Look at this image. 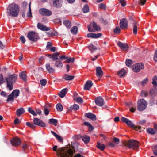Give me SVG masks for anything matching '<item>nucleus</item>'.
I'll return each instance as SVG.
<instances>
[{"instance_id":"1","label":"nucleus","mask_w":157,"mask_h":157,"mask_svg":"<svg viewBox=\"0 0 157 157\" xmlns=\"http://www.w3.org/2000/svg\"><path fill=\"white\" fill-rule=\"evenodd\" d=\"M19 9L18 5L14 4H10L7 9V14L10 16L17 17L19 14Z\"/></svg>"},{"instance_id":"2","label":"nucleus","mask_w":157,"mask_h":157,"mask_svg":"<svg viewBox=\"0 0 157 157\" xmlns=\"http://www.w3.org/2000/svg\"><path fill=\"white\" fill-rule=\"evenodd\" d=\"M17 78V75L13 74L5 78V80L7 83L6 87L9 90L13 89V84L15 83Z\"/></svg>"},{"instance_id":"3","label":"nucleus","mask_w":157,"mask_h":157,"mask_svg":"<svg viewBox=\"0 0 157 157\" xmlns=\"http://www.w3.org/2000/svg\"><path fill=\"white\" fill-rule=\"evenodd\" d=\"M123 144L125 146L127 147L129 149L132 148L135 150L139 148V142L133 140L125 141Z\"/></svg>"},{"instance_id":"4","label":"nucleus","mask_w":157,"mask_h":157,"mask_svg":"<svg viewBox=\"0 0 157 157\" xmlns=\"http://www.w3.org/2000/svg\"><path fill=\"white\" fill-rule=\"evenodd\" d=\"M121 120L122 122L125 123L128 125L136 130H140L141 128L140 126H135L131 121L124 117H122L121 119Z\"/></svg>"},{"instance_id":"5","label":"nucleus","mask_w":157,"mask_h":157,"mask_svg":"<svg viewBox=\"0 0 157 157\" xmlns=\"http://www.w3.org/2000/svg\"><path fill=\"white\" fill-rule=\"evenodd\" d=\"M147 105V103L144 99H140L138 101L137 109L139 111H143L146 109Z\"/></svg>"},{"instance_id":"6","label":"nucleus","mask_w":157,"mask_h":157,"mask_svg":"<svg viewBox=\"0 0 157 157\" xmlns=\"http://www.w3.org/2000/svg\"><path fill=\"white\" fill-rule=\"evenodd\" d=\"M88 31L90 32L98 31L100 30V27L94 22L88 26Z\"/></svg>"},{"instance_id":"7","label":"nucleus","mask_w":157,"mask_h":157,"mask_svg":"<svg viewBox=\"0 0 157 157\" xmlns=\"http://www.w3.org/2000/svg\"><path fill=\"white\" fill-rule=\"evenodd\" d=\"M57 146H55L53 148V150L54 151H56L57 152V155L58 156V157L60 156L61 157H62V151H66L65 152H66V154L67 156H68V151L71 149V148L69 149H67L65 148H59L58 149V150L57 151Z\"/></svg>"},{"instance_id":"8","label":"nucleus","mask_w":157,"mask_h":157,"mask_svg":"<svg viewBox=\"0 0 157 157\" xmlns=\"http://www.w3.org/2000/svg\"><path fill=\"white\" fill-rule=\"evenodd\" d=\"M27 37L30 40L35 41L37 39L38 35V33L35 32L30 31L28 33Z\"/></svg>"},{"instance_id":"9","label":"nucleus","mask_w":157,"mask_h":157,"mask_svg":"<svg viewBox=\"0 0 157 157\" xmlns=\"http://www.w3.org/2000/svg\"><path fill=\"white\" fill-rule=\"evenodd\" d=\"M144 64L142 63H137L133 66V70L134 72H138L140 71L141 69L144 68Z\"/></svg>"},{"instance_id":"10","label":"nucleus","mask_w":157,"mask_h":157,"mask_svg":"<svg viewBox=\"0 0 157 157\" xmlns=\"http://www.w3.org/2000/svg\"><path fill=\"white\" fill-rule=\"evenodd\" d=\"M33 122L35 124L44 127L46 126V124L41 120L36 118H35L33 120Z\"/></svg>"},{"instance_id":"11","label":"nucleus","mask_w":157,"mask_h":157,"mask_svg":"<svg viewBox=\"0 0 157 157\" xmlns=\"http://www.w3.org/2000/svg\"><path fill=\"white\" fill-rule=\"evenodd\" d=\"M39 11L40 14L44 16H49L52 13L51 11L45 8L40 9Z\"/></svg>"},{"instance_id":"12","label":"nucleus","mask_w":157,"mask_h":157,"mask_svg":"<svg viewBox=\"0 0 157 157\" xmlns=\"http://www.w3.org/2000/svg\"><path fill=\"white\" fill-rule=\"evenodd\" d=\"M117 45L121 49L124 51L128 50L129 46L127 43H123L120 41L117 43Z\"/></svg>"},{"instance_id":"13","label":"nucleus","mask_w":157,"mask_h":157,"mask_svg":"<svg viewBox=\"0 0 157 157\" xmlns=\"http://www.w3.org/2000/svg\"><path fill=\"white\" fill-rule=\"evenodd\" d=\"M95 102L96 105L98 106H102L104 105V100L100 97L96 98L95 99Z\"/></svg>"},{"instance_id":"14","label":"nucleus","mask_w":157,"mask_h":157,"mask_svg":"<svg viewBox=\"0 0 157 157\" xmlns=\"http://www.w3.org/2000/svg\"><path fill=\"white\" fill-rule=\"evenodd\" d=\"M120 25L121 28L124 29L128 26L127 20L125 18L122 19L120 21Z\"/></svg>"},{"instance_id":"15","label":"nucleus","mask_w":157,"mask_h":157,"mask_svg":"<svg viewBox=\"0 0 157 157\" xmlns=\"http://www.w3.org/2000/svg\"><path fill=\"white\" fill-rule=\"evenodd\" d=\"M21 141L20 140L17 138H13L11 140V143L12 145L14 146H17L20 145Z\"/></svg>"},{"instance_id":"16","label":"nucleus","mask_w":157,"mask_h":157,"mask_svg":"<svg viewBox=\"0 0 157 157\" xmlns=\"http://www.w3.org/2000/svg\"><path fill=\"white\" fill-rule=\"evenodd\" d=\"M96 71L97 77L98 78H101L103 74V72L101 67H97L96 68Z\"/></svg>"},{"instance_id":"17","label":"nucleus","mask_w":157,"mask_h":157,"mask_svg":"<svg viewBox=\"0 0 157 157\" xmlns=\"http://www.w3.org/2000/svg\"><path fill=\"white\" fill-rule=\"evenodd\" d=\"M102 35L101 33L95 34L94 33H89L87 35V36L89 38H96L100 37Z\"/></svg>"},{"instance_id":"18","label":"nucleus","mask_w":157,"mask_h":157,"mask_svg":"<svg viewBox=\"0 0 157 157\" xmlns=\"http://www.w3.org/2000/svg\"><path fill=\"white\" fill-rule=\"evenodd\" d=\"M38 28L43 31H47L50 30V28L46 27L40 23H38L37 25Z\"/></svg>"},{"instance_id":"19","label":"nucleus","mask_w":157,"mask_h":157,"mask_svg":"<svg viewBox=\"0 0 157 157\" xmlns=\"http://www.w3.org/2000/svg\"><path fill=\"white\" fill-rule=\"evenodd\" d=\"M85 116L88 118L90 119L93 121H95L96 119V115L90 113H85Z\"/></svg>"},{"instance_id":"20","label":"nucleus","mask_w":157,"mask_h":157,"mask_svg":"<svg viewBox=\"0 0 157 157\" xmlns=\"http://www.w3.org/2000/svg\"><path fill=\"white\" fill-rule=\"evenodd\" d=\"M61 0H55L53 2V5L56 8L61 7L62 6Z\"/></svg>"},{"instance_id":"21","label":"nucleus","mask_w":157,"mask_h":157,"mask_svg":"<svg viewBox=\"0 0 157 157\" xmlns=\"http://www.w3.org/2000/svg\"><path fill=\"white\" fill-rule=\"evenodd\" d=\"M93 85V83L91 81H88L86 83L84 89L85 90H89Z\"/></svg>"},{"instance_id":"22","label":"nucleus","mask_w":157,"mask_h":157,"mask_svg":"<svg viewBox=\"0 0 157 157\" xmlns=\"http://www.w3.org/2000/svg\"><path fill=\"white\" fill-rule=\"evenodd\" d=\"M130 110L132 112H134L136 110V105L135 103L130 102L128 104Z\"/></svg>"},{"instance_id":"23","label":"nucleus","mask_w":157,"mask_h":157,"mask_svg":"<svg viewBox=\"0 0 157 157\" xmlns=\"http://www.w3.org/2000/svg\"><path fill=\"white\" fill-rule=\"evenodd\" d=\"M67 91V88L63 89L59 93V95L62 98L64 97Z\"/></svg>"},{"instance_id":"24","label":"nucleus","mask_w":157,"mask_h":157,"mask_svg":"<svg viewBox=\"0 0 157 157\" xmlns=\"http://www.w3.org/2000/svg\"><path fill=\"white\" fill-rule=\"evenodd\" d=\"M20 78L24 81L27 80L26 74L25 72L22 71L19 74Z\"/></svg>"},{"instance_id":"25","label":"nucleus","mask_w":157,"mask_h":157,"mask_svg":"<svg viewBox=\"0 0 157 157\" xmlns=\"http://www.w3.org/2000/svg\"><path fill=\"white\" fill-rule=\"evenodd\" d=\"M82 140L85 144L87 143L90 141V137L86 135L82 136Z\"/></svg>"},{"instance_id":"26","label":"nucleus","mask_w":157,"mask_h":157,"mask_svg":"<svg viewBox=\"0 0 157 157\" xmlns=\"http://www.w3.org/2000/svg\"><path fill=\"white\" fill-rule=\"evenodd\" d=\"M126 71L124 69H122L118 72V75L121 78L124 77L126 74Z\"/></svg>"},{"instance_id":"27","label":"nucleus","mask_w":157,"mask_h":157,"mask_svg":"<svg viewBox=\"0 0 157 157\" xmlns=\"http://www.w3.org/2000/svg\"><path fill=\"white\" fill-rule=\"evenodd\" d=\"M25 112V110L23 108H21L17 109L16 114L17 115L19 116Z\"/></svg>"},{"instance_id":"28","label":"nucleus","mask_w":157,"mask_h":157,"mask_svg":"<svg viewBox=\"0 0 157 157\" xmlns=\"http://www.w3.org/2000/svg\"><path fill=\"white\" fill-rule=\"evenodd\" d=\"M11 94L14 96V98H16L19 95V90L17 89L14 90L12 92Z\"/></svg>"},{"instance_id":"29","label":"nucleus","mask_w":157,"mask_h":157,"mask_svg":"<svg viewBox=\"0 0 157 157\" xmlns=\"http://www.w3.org/2000/svg\"><path fill=\"white\" fill-rule=\"evenodd\" d=\"M133 33L134 34H136L137 33V25H139L138 24H137V22L135 21L133 23Z\"/></svg>"},{"instance_id":"30","label":"nucleus","mask_w":157,"mask_h":157,"mask_svg":"<svg viewBox=\"0 0 157 157\" xmlns=\"http://www.w3.org/2000/svg\"><path fill=\"white\" fill-rule=\"evenodd\" d=\"M14 97L13 95L11 93L8 95V98L6 100L7 102H13L14 101Z\"/></svg>"},{"instance_id":"31","label":"nucleus","mask_w":157,"mask_h":157,"mask_svg":"<svg viewBox=\"0 0 157 157\" xmlns=\"http://www.w3.org/2000/svg\"><path fill=\"white\" fill-rule=\"evenodd\" d=\"M63 24L67 28H70L71 26V21L68 20H66L63 21Z\"/></svg>"},{"instance_id":"32","label":"nucleus","mask_w":157,"mask_h":157,"mask_svg":"<svg viewBox=\"0 0 157 157\" xmlns=\"http://www.w3.org/2000/svg\"><path fill=\"white\" fill-rule=\"evenodd\" d=\"M49 123L51 124H52L55 126H56L57 124V120L56 119L53 118L50 119L49 120Z\"/></svg>"},{"instance_id":"33","label":"nucleus","mask_w":157,"mask_h":157,"mask_svg":"<svg viewBox=\"0 0 157 157\" xmlns=\"http://www.w3.org/2000/svg\"><path fill=\"white\" fill-rule=\"evenodd\" d=\"M46 67L47 70L49 73H52L54 72V69L53 68L51 67L49 64H46Z\"/></svg>"},{"instance_id":"34","label":"nucleus","mask_w":157,"mask_h":157,"mask_svg":"<svg viewBox=\"0 0 157 157\" xmlns=\"http://www.w3.org/2000/svg\"><path fill=\"white\" fill-rule=\"evenodd\" d=\"M51 133L60 142L63 141V139L60 136L56 134L54 131H51Z\"/></svg>"},{"instance_id":"35","label":"nucleus","mask_w":157,"mask_h":157,"mask_svg":"<svg viewBox=\"0 0 157 157\" xmlns=\"http://www.w3.org/2000/svg\"><path fill=\"white\" fill-rule=\"evenodd\" d=\"M97 147L100 149L101 151H103L105 148V146L102 144L100 143L99 142H97Z\"/></svg>"},{"instance_id":"36","label":"nucleus","mask_w":157,"mask_h":157,"mask_svg":"<svg viewBox=\"0 0 157 157\" xmlns=\"http://www.w3.org/2000/svg\"><path fill=\"white\" fill-rule=\"evenodd\" d=\"M55 66L61 68L63 67V65L61 61L58 60L56 61Z\"/></svg>"},{"instance_id":"37","label":"nucleus","mask_w":157,"mask_h":157,"mask_svg":"<svg viewBox=\"0 0 157 157\" xmlns=\"http://www.w3.org/2000/svg\"><path fill=\"white\" fill-rule=\"evenodd\" d=\"M74 76L72 75H65L64 76V78L67 80H72Z\"/></svg>"},{"instance_id":"38","label":"nucleus","mask_w":157,"mask_h":157,"mask_svg":"<svg viewBox=\"0 0 157 157\" xmlns=\"http://www.w3.org/2000/svg\"><path fill=\"white\" fill-rule=\"evenodd\" d=\"M82 11L84 13H87L89 11V7L87 4H85L83 6L82 9Z\"/></svg>"},{"instance_id":"39","label":"nucleus","mask_w":157,"mask_h":157,"mask_svg":"<svg viewBox=\"0 0 157 157\" xmlns=\"http://www.w3.org/2000/svg\"><path fill=\"white\" fill-rule=\"evenodd\" d=\"M78 28L76 26L73 27L71 29V31L73 34H76L77 32Z\"/></svg>"},{"instance_id":"40","label":"nucleus","mask_w":157,"mask_h":157,"mask_svg":"<svg viewBox=\"0 0 157 157\" xmlns=\"http://www.w3.org/2000/svg\"><path fill=\"white\" fill-rule=\"evenodd\" d=\"M152 83L154 86H155L157 85V77L155 76L152 78Z\"/></svg>"},{"instance_id":"41","label":"nucleus","mask_w":157,"mask_h":157,"mask_svg":"<svg viewBox=\"0 0 157 157\" xmlns=\"http://www.w3.org/2000/svg\"><path fill=\"white\" fill-rule=\"evenodd\" d=\"M132 64L133 62L130 59H128L126 60V64L127 66L130 67L132 65Z\"/></svg>"},{"instance_id":"42","label":"nucleus","mask_w":157,"mask_h":157,"mask_svg":"<svg viewBox=\"0 0 157 157\" xmlns=\"http://www.w3.org/2000/svg\"><path fill=\"white\" fill-rule=\"evenodd\" d=\"M56 107L57 109L59 111H61L63 109V107L62 105L59 103L57 104Z\"/></svg>"},{"instance_id":"43","label":"nucleus","mask_w":157,"mask_h":157,"mask_svg":"<svg viewBox=\"0 0 157 157\" xmlns=\"http://www.w3.org/2000/svg\"><path fill=\"white\" fill-rule=\"evenodd\" d=\"M79 106L77 104H74L73 106H71L70 109H73L74 110H76L79 109Z\"/></svg>"},{"instance_id":"44","label":"nucleus","mask_w":157,"mask_h":157,"mask_svg":"<svg viewBox=\"0 0 157 157\" xmlns=\"http://www.w3.org/2000/svg\"><path fill=\"white\" fill-rule=\"evenodd\" d=\"M147 132L149 133L152 135H154L155 133V131L154 129L151 128H149L147 129Z\"/></svg>"},{"instance_id":"45","label":"nucleus","mask_w":157,"mask_h":157,"mask_svg":"<svg viewBox=\"0 0 157 157\" xmlns=\"http://www.w3.org/2000/svg\"><path fill=\"white\" fill-rule=\"evenodd\" d=\"M28 112L31 114H32L34 116H36V113H35V112L31 108L29 107L28 108Z\"/></svg>"},{"instance_id":"46","label":"nucleus","mask_w":157,"mask_h":157,"mask_svg":"<svg viewBox=\"0 0 157 157\" xmlns=\"http://www.w3.org/2000/svg\"><path fill=\"white\" fill-rule=\"evenodd\" d=\"M27 16L28 17H31L32 16V13L31 9V3H30L29 5V10L28 12Z\"/></svg>"},{"instance_id":"47","label":"nucleus","mask_w":157,"mask_h":157,"mask_svg":"<svg viewBox=\"0 0 157 157\" xmlns=\"http://www.w3.org/2000/svg\"><path fill=\"white\" fill-rule=\"evenodd\" d=\"M26 124L27 126L29 127L32 128H34L35 126L34 124L33 123L27 122Z\"/></svg>"},{"instance_id":"48","label":"nucleus","mask_w":157,"mask_h":157,"mask_svg":"<svg viewBox=\"0 0 157 157\" xmlns=\"http://www.w3.org/2000/svg\"><path fill=\"white\" fill-rule=\"evenodd\" d=\"M75 100L78 103H82L83 102V100L81 98L77 97L75 98Z\"/></svg>"},{"instance_id":"49","label":"nucleus","mask_w":157,"mask_h":157,"mask_svg":"<svg viewBox=\"0 0 157 157\" xmlns=\"http://www.w3.org/2000/svg\"><path fill=\"white\" fill-rule=\"evenodd\" d=\"M40 82L42 86H44L46 84L47 81L44 79H43L40 80Z\"/></svg>"},{"instance_id":"50","label":"nucleus","mask_w":157,"mask_h":157,"mask_svg":"<svg viewBox=\"0 0 157 157\" xmlns=\"http://www.w3.org/2000/svg\"><path fill=\"white\" fill-rule=\"evenodd\" d=\"M49 56L50 58H52L54 61H55L58 59V57H57L55 54L50 55H49Z\"/></svg>"},{"instance_id":"51","label":"nucleus","mask_w":157,"mask_h":157,"mask_svg":"<svg viewBox=\"0 0 157 157\" xmlns=\"http://www.w3.org/2000/svg\"><path fill=\"white\" fill-rule=\"evenodd\" d=\"M148 94V92L147 91H142L140 95L142 97H146L147 96V95Z\"/></svg>"},{"instance_id":"52","label":"nucleus","mask_w":157,"mask_h":157,"mask_svg":"<svg viewBox=\"0 0 157 157\" xmlns=\"http://www.w3.org/2000/svg\"><path fill=\"white\" fill-rule=\"evenodd\" d=\"M89 48L92 52L96 49V48L92 44L89 46Z\"/></svg>"},{"instance_id":"53","label":"nucleus","mask_w":157,"mask_h":157,"mask_svg":"<svg viewBox=\"0 0 157 157\" xmlns=\"http://www.w3.org/2000/svg\"><path fill=\"white\" fill-rule=\"evenodd\" d=\"M67 60L65 61V63H69L70 62H73L74 61V58H70L69 59H66Z\"/></svg>"},{"instance_id":"54","label":"nucleus","mask_w":157,"mask_h":157,"mask_svg":"<svg viewBox=\"0 0 157 157\" xmlns=\"http://www.w3.org/2000/svg\"><path fill=\"white\" fill-rule=\"evenodd\" d=\"M5 82V80L3 78V76L2 74H0V84H3Z\"/></svg>"},{"instance_id":"55","label":"nucleus","mask_w":157,"mask_h":157,"mask_svg":"<svg viewBox=\"0 0 157 157\" xmlns=\"http://www.w3.org/2000/svg\"><path fill=\"white\" fill-rule=\"evenodd\" d=\"M119 2L123 7L124 6L126 5V2L125 0H120Z\"/></svg>"},{"instance_id":"56","label":"nucleus","mask_w":157,"mask_h":157,"mask_svg":"<svg viewBox=\"0 0 157 157\" xmlns=\"http://www.w3.org/2000/svg\"><path fill=\"white\" fill-rule=\"evenodd\" d=\"M114 32L116 33H119L120 32V29L118 27H116L114 30Z\"/></svg>"},{"instance_id":"57","label":"nucleus","mask_w":157,"mask_h":157,"mask_svg":"<svg viewBox=\"0 0 157 157\" xmlns=\"http://www.w3.org/2000/svg\"><path fill=\"white\" fill-rule=\"evenodd\" d=\"M59 58L61 60H63L67 59L68 58V57L62 55L59 56Z\"/></svg>"},{"instance_id":"58","label":"nucleus","mask_w":157,"mask_h":157,"mask_svg":"<svg viewBox=\"0 0 157 157\" xmlns=\"http://www.w3.org/2000/svg\"><path fill=\"white\" fill-rule=\"evenodd\" d=\"M153 151L154 154L155 155H157V145L154 146L153 148Z\"/></svg>"},{"instance_id":"59","label":"nucleus","mask_w":157,"mask_h":157,"mask_svg":"<svg viewBox=\"0 0 157 157\" xmlns=\"http://www.w3.org/2000/svg\"><path fill=\"white\" fill-rule=\"evenodd\" d=\"M147 82L148 79L147 78H145L144 80L141 82V84L143 86H144L147 83Z\"/></svg>"},{"instance_id":"60","label":"nucleus","mask_w":157,"mask_h":157,"mask_svg":"<svg viewBox=\"0 0 157 157\" xmlns=\"http://www.w3.org/2000/svg\"><path fill=\"white\" fill-rule=\"evenodd\" d=\"M99 8L101 9H103L104 10L106 9V7L105 5L103 3L100 4L99 6Z\"/></svg>"},{"instance_id":"61","label":"nucleus","mask_w":157,"mask_h":157,"mask_svg":"<svg viewBox=\"0 0 157 157\" xmlns=\"http://www.w3.org/2000/svg\"><path fill=\"white\" fill-rule=\"evenodd\" d=\"M52 45V44L51 43L49 42H48L47 43V45L46 46V48L47 50L49 49L50 48H51V47Z\"/></svg>"},{"instance_id":"62","label":"nucleus","mask_w":157,"mask_h":157,"mask_svg":"<svg viewBox=\"0 0 157 157\" xmlns=\"http://www.w3.org/2000/svg\"><path fill=\"white\" fill-rule=\"evenodd\" d=\"M114 142L116 144H118L119 142V140L118 138L115 137L113 138Z\"/></svg>"},{"instance_id":"63","label":"nucleus","mask_w":157,"mask_h":157,"mask_svg":"<svg viewBox=\"0 0 157 157\" xmlns=\"http://www.w3.org/2000/svg\"><path fill=\"white\" fill-rule=\"evenodd\" d=\"M54 22L57 23H60L61 25V21L60 19L58 18L54 20Z\"/></svg>"},{"instance_id":"64","label":"nucleus","mask_w":157,"mask_h":157,"mask_svg":"<svg viewBox=\"0 0 157 157\" xmlns=\"http://www.w3.org/2000/svg\"><path fill=\"white\" fill-rule=\"evenodd\" d=\"M154 59L155 61H157V50L155 51L154 57Z\"/></svg>"}]
</instances>
